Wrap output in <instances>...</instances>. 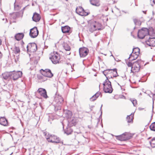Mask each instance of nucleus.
<instances>
[{
  "label": "nucleus",
  "mask_w": 155,
  "mask_h": 155,
  "mask_svg": "<svg viewBox=\"0 0 155 155\" xmlns=\"http://www.w3.org/2000/svg\"><path fill=\"white\" fill-rule=\"evenodd\" d=\"M64 102V99L60 95H56L53 101L54 104V110L57 111L61 109L62 105Z\"/></svg>",
  "instance_id": "1"
},
{
  "label": "nucleus",
  "mask_w": 155,
  "mask_h": 155,
  "mask_svg": "<svg viewBox=\"0 0 155 155\" xmlns=\"http://www.w3.org/2000/svg\"><path fill=\"white\" fill-rule=\"evenodd\" d=\"M104 86V91L105 93H111L113 91L110 81L108 80V78L107 77V79L103 83Z\"/></svg>",
  "instance_id": "2"
},
{
  "label": "nucleus",
  "mask_w": 155,
  "mask_h": 155,
  "mask_svg": "<svg viewBox=\"0 0 155 155\" xmlns=\"http://www.w3.org/2000/svg\"><path fill=\"white\" fill-rule=\"evenodd\" d=\"M149 30L146 28H143L139 30L138 33V37L140 39H143L145 36L149 35Z\"/></svg>",
  "instance_id": "3"
},
{
  "label": "nucleus",
  "mask_w": 155,
  "mask_h": 155,
  "mask_svg": "<svg viewBox=\"0 0 155 155\" xmlns=\"http://www.w3.org/2000/svg\"><path fill=\"white\" fill-rule=\"evenodd\" d=\"M53 63L54 64L58 63L60 59V55L57 52L51 54V56L49 57Z\"/></svg>",
  "instance_id": "4"
},
{
  "label": "nucleus",
  "mask_w": 155,
  "mask_h": 155,
  "mask_svg": "<svg viewBox=\"0 0 155 155\" xmlns=\"http://www.w3.org/2000/svg\"><path fill=\"white\" fill-rule=\"evenodd\" d=\"M11 79H12L14 81L16 80L22 75V72L20 71H13L11 72Z\"/></svg>",
  "instance_id": "5"
},
{
  "label": "nucleus",
  "mask_w": 155,
  "mask_h": 155,
  "mask_svg": "<svg viewBox=\"0 0 155 155\" xmlns=\"http://www.w3.org/2000/svg\"><path fill=\"white\" fill-rule=\"evenodd\" d=\"M27 50L31 52H34L37 50V45L35 43L28 44L27 46Z\"/></svg>",
  "instance_id": "6"
},
{
  "label": "nucleus",
  "mask_w": 155,
  "mask_h": 155,
  "mask_svg": "<svg viewBox=\"0 0 155 155\" xmlns=\"http://www.w3.org/2000/svg\"><path fill=\"white\" fill-rule=\"evenodd\" d=\"M140 61L138 60L134 62L133 64V66L132 67V69L131 70V72L134 73L136 72H138L140 68V65L139 64Z\"/></svg>",
  "instance_id": "7"
},
{
  "label": "nucleus",
  "mask_w": 155,
  "mask_h": 155,
  "mask_svg": "<svg viewBox=\"0 0 155 155\" xmlns=\"http://www.w3.org/2000/svg\"><path fill=\"white\" fill-rule=\"evenodd\" d=\"M101 28L98 27V24L95 21L91 23L89 27V30L91 32L97 30H100Z\"/></svg>",
  "instance_id": "8"
},
{
  "label": "nucleus",
  "mask_w": 155,
  "mask_h": 155,
  "mask_svg": "<svg viewBox=\"0 0 155 155\" xmlns=\"http://www.w3.org/2000/svg\"><path fill=\"white\" fill-rule=\"evenodd\" d=\"M89 50L86 48H81L79 49V53L80 57L84 58L86 57L89 52Z\"/></svg>",
  "instance_id": "9"
},
{
  "label": "nucleus",
  "mask_w": 155,
  "mask_h": 155,
  "mask_svg": "<svg viewBox=\"0 0 155 155\" xmlns=\"http://www.w3.org/2000/svg\"><path fill=\"white\" fill-rule=\"evenodd\" d=\"M41 74L43 75L45 77L51 78L53 76V74L51 71L49 69H46L43 70L41 69L40 71Z\"/></svg>",
  "instance_id": "10"
},
{
  "label": "nucleus",
  "mask_w": 155,
  "mask_h": 155,
  "mask_svg": "<svg viewBox=\"0 0 155 155\" xmlns=\"http://www.w3.org/2000/svg\"><path fill=\"white\" fill-rule=\"evenodd\" d=\"M46 138L49 142L59 143L60 142V140L58 138L54 135H49L48 137H46Z\"/></svg>",
  "instance_id": "11"
},
{
  "label": "nucleus",
  "mask_w": 155,
  "mask_h": 155,
  "mask_svg": "<svg viewBox=\"0 0 155 155\" xmlns=\"http://www.w3.org/2000/svg\"><path fill=\"white\" fill-rule=\"evenodd\" d=\"M38 31L36 27H34L30 30L29 35L32 38L36 37L38 34Z\"/></svg>",
  "instance_id": "12"
},
{
  "label": "nucleus",
  "mask_w": 155,
  "mask_h": 155,
  "mask_svg": "<svg viewBox=\"0 0 155 155\" xmlns=\"http://www.w3.org/2000/svg\"><path fill=\"white\" fill-rule=\"evenodd\" d=\"M37 92L44 98H47L48 97L47 95L46 90L43 88H39L37 91Z\"/></svg>",
  "instance_id": "13"
},
{
  "label": "nucleus",
  "mask_w": 155,
  "mask_h": 155,
  "mask_svg": "<svg viewBox=\"0 0 155 155\" xmlns=\"http://www.w3.org/2000/svg\"><path fill=\"white\" fill-rule=\"evenodd\" d=\"M147 45L150 47H155V38H150L146 41Z\"/></svg>",
  "instance_id": "14"
},
{
  "label": "nucleus",
  "mask_w": 155,
  "mask_h": 155,
  "mask_svg": "<svg viewBox=\"0 0 155 155\" xmlns=\"http://www.w3.org/2000/svg\"><path fill=\"white\" fill-rule=\"evenodd\" d=\"M79 8L81 10V11H79V10H76V12L77 13L83 16H86L88 15L89 13L86 12L83 8L79 7Z\"/></svg>",
  "instance_id": "15"
},
{
  "label": "nucleus",
  "mask_w": 155,
  "mask_h": 155,
  "mask_svg": "<svg viewBox=\"0 0 155 155\" xmlns=\"http://www.w3.org/2000/svg\"><path fill=\"white\" fill-rule=\"evenodd\" d=\"M33 21L37 22L39 21L41 19V16L40 15L36 12L34 13L32 17Z\"/></svg>",
  "instance_id": "16"
},
{
  "label": "nucleus",
  "mask_w": 155,
  "mask_h": 155,
  "mask_svg": "<svg viewBox=\"0 0 155 155\" xmlns=\"http://www.w3.org/2000/svg\"><path fill=\"white\" fill-rule=\"evenodd\" d=\"M0 124L5 126L8 125V121L5 117H1L0 118Z\"/></svg>",
  "instance_id": "17"
},
{
  "label": "nucleus",
  "mask_w": 155,
  "mask_h": 155,
  "mask_svg": "<svg viewBox=\"0 0 155 155\" xmlns=\"http://www.w3.org/2000/svg\"><path fill=\"white\" fill-rule=\"evenodd\" d=\"M134 114L131 113L130 115L127 116L126 120L128 123H132L134 119Z\"/></svg>",
  "instance_id": "18"
},
{
  "label": "nucleus",
  "mask_w": 155,
  "mask_h": 155,
  "mask_svg": "<svg viewBox=\"0 0 155 155\" xmlns=\"http://www.w3.org/2000/svg\"><path fill=\"white\" fill-rule=\"evenodd\" d=\"M24 36V34L23 33H18L15 35V39L17 41H19L22 39Z\"/></svg>",
  "instance_id": "19"
},
{
  "label": "nucleus",
  "mask_w": 155,
  "mask_h": 155,
  "mask_svg": "<svg viewBox=\"0 0 155 155\" xmlns=\"http://www.w3.org/2000/svg\"><path fill=\"white\" fill-rule=\"evenodd\" d=\"M139 55L136 54H133L132 52L130 55L128 59H130V61H132L136 59L138 57Z\"/></svg>",
  "instance_id": "20"
},
{
  "label": "nucleus",
  "mask_w": 155,
  "mask_h": 155,
  "mask_svg": "<svg viewBox=\"0 0 155 155\" xmlns=\"http://www.w3.org/2000/svg\"><path fill=\"white\" fill-rule=\"evenodd\" d=\"M101 93L100 92H97L90 99V100L91 101H95L97 98L99 96Z\"/></svg>",
  "instance_id": "21"
},
{
  "label": "nucleus",
  "mask_w": 155,
  "mask_h": 155,
  "mask_svg": "<svg viewBox=\"0 0 155 155\" xmlns=\"http://www.w3.org/2000/svg\"><path fill=\"white\" fill-rule=\"evenodd\" d=\"M61 30L63 33H68L70 30V28L68 26L61 27Z\"/></svg>",
  "instance_id": "22"
},
{
  "label": "nucleus",
  "mask_w": 155,
  "mask_h": 155,
  "mask_svg": "<svg viewBox=\"0 0 155 155\" xmlns=\"http://www.w3.org/2000/svg\"><path fill=\"white\" fill-rule=\"evenodd\" d=\"M11 73L10 72H6L2 74L3 78L5 80H7L9 78H11Z\"/></svg>",
  "instance_id": "23"
},
{
  "label": "nucleus",
  "mask_w": 155,
  "mask_h": 155,
  "mask_svg": "<svg viewBox=\"0 0 155 155\" xmlns=\"http://www.w3.org/2000/svg\"><path fill=\"white\" fill-rule=\"evenodd\" d=\"M90 2L91 5L96 6L100 5L99 0H90Z\"/></svg>",
  "instance_id": "24"
},
{
  "label": "nucleus",
  "mask_w": 155,
  "mask_h": 155,
  "mask_svg": "<svg viewBox=\"0 0 155 155\" xmlns=\"http://www.w3.org/2000/svg\"><path fill=\"white\" fill-rule=\"evenodd\" d=\"M62 45L63 48L66 51H69L71 49L70 47L66 43H63L62 44Z\"/></svg>",
  "instance_id": "25"
},
{
  "label": "nucleus",
  "mask_w": 155,
  "mask_h": 155,
  "mask_svg": "<svg viewBox=\"0 0 155 155\" xmlns=\"http://www.w3.org/2000/svg\"><path fill=\"white\" fill-rule=\"evenodd\" d=\"M117 139L121 141H126V139L125 138V136L124 133L122 134V135L117 136Z\"/></svg>",
  "instance_id": "26"
},
{
  "label": "nucleus",
  "mask_w": 155,
  "mask_h": 155,
  "mask_svg": "<svg viewBox=\"0 0 155 155\" xmlns=\"http://www.w3.org/2000/svg\"><path fill=\"white\" fill-rule=\"evenodd\" d=\"M140 49L138 48H134L133 49L132 53L134 54L139 55L140 54Z\"/></svg>",
  "instance_id": "27"
},
{
  "label": "nucleus",
  "mask_w": 155,
  "mask_h": 155,
  "mask_svg": "<svg viewBox=\"0 0 155 155\" xmlns=\"http://www.w3.org/2000/svg\"><path fill=\"white\" fill-rule=\"evenodd\" d=\"M72 132V130L70 127H68L66 129L64 130V133L67 135L71 134Z\"/></svg>",
  "instance_id": "28"
},
{
  "label": "nucleus",
  "mask_w": 155,
  "mask_h": 155,
  "mask_svg": "<svg viewBox=\"0 0 155 155\" xmlns=\"http://www.w3.org/2000/svg\"><path fill=\"white\" fill-rule=\"evenodd\" d=\"M124 134L125 135V138L126 139V140L130 139L132 137V135L130 134L127 133H124Z\"/></svg>",
  "instance_id": "29"
},
{
  "label": "nucleus",
  "mask_w": 155,
  "mask_h": 155,
  "mask_svg": "<svg viewBox=\"0 0 155 155\" xmlns=\"http://www.w3.org/2000/svg\"><path fill=\"white\" fill-rule=\"evenodd\" d=\"M150 143L151 147L153 148H154L155 147V137L152 138Z\"/></svg>",
  "instance_id": "30"
},
{
  "label": "nucleus",
  "mask_w": 155,
  "mask_h": 155,
  "mask_svg": "<svg viewBox=\"0 0 155 155\" xmlns=\"http://www.w3.org/2000/svg\"><path fill=\"white\" fill-rule=\"evenodd\" d=\"M10 15L11 18L15 19L18 16V13H13L12 14H10Z\"/></svg>",
  "instance_id": "31"
},
{
  "label": "nucleus",
  "mask_w": 155,
  "mask_h": 155,
  "mask_svg": "<svg viewBox=\"0 0 155 155\" xmlns=\"http://www.w3.org/2000/svg\"><path fill=\"white\" fill-rule=\"evenodd\" d=\"M64 113L65 114H68V116H67L66 117H68V118H69L71 117L72 115V113L71 111L69 110H66L64 111Z\"/></svg>",
  "instance_id": "32"
},
{
  "label": "nucleus",
  "mask_w": 155,
  "mask_h": 155,
  "mask_svg": "<svg viewBox=\"0 0 155 155\" xmlns=\"http://www.w3.org/2000/svg\"><path fill=\"white\" fill-rule=\"evenodd\" d=\"M111 70L108 69L106 70L103 71V73L104 75L106 77H108V78H110L109 77V76H107V75L109 73Z\"/></svg>",
  "instance_id": "33"
},
{
  "label": "nucleus",
  "mask_w": 155,
  "mask_h": 155,
  "mask_svg": "<svg viewBox=\"0 0 155 155\" xmlns=\"http://www.w3.org/2000/svg\"><path fill=\"white\" fill-rule=\"evenodd\" d=\"M130 101L132 102L134 106H136L137 105V101L136 99L131 98L130 99Z\"/></svg>",
  "instance_id": "34"
},
{
  "label": "nucleus",
  "mask_w": 155,
  "mask_h": 155,
  "mask_svg": "<svg viewBox=\"0 0 155 155\" xmlns=\"http://www.w3.org/2000/svg\"><path fill=\"white\" fill-rule=\"evenodd\" d=\"M14 51L15 54H17L19 53L20 52V50L19 47L15 46L14 48Z\"/></svg>",
  "instance_id": "35"
},
{
  "label": "nucleus",
  "mask_w": 155,
  "mask_h": 155,
  "mask_svg": "<svg viewBox=\"0 0 155 155\" xmlns=\"http://www.w3.org/2000/svg\"><path fill=\"white\" fill-rule=\"evenodd\" d=\"M150 128L151 130L155 131V122L151 124L150 126Z\"/></svg>",
  "instance_id": "36"
},
{
  "label": "nucleus",
  "mask_w": 155,
  "mask_h": 155,
  "mask_svg": "<svg viewBox=\"0 0 155 155\" xmlns=\"http://www.w3.org/2000/svg\"><path fill=\"white\" fill-rule=\"evenodd\" d=\"M134 22L136 25H138V26H140L141 24V23L140 21H139L138 20L136 19H134Z\"/></svg>",
  "instance_id": "37"
},
{
  "label": "nucleus",
  "mask_w": 155,
  "mask_h": 155,
  "mask_svg": "<svg viewBox=\"0 0 155 155\" xmlns=\"http://www.w3.org/2000/svg\"><path fill=\"white\" fill-rule=\"evenodd\" d=\"M20 9V7L18 5L14 3V9L15 11H18Z\"/></svg>",
  "instance_id": "38"
},
{
  "label": "nucleus",
  "mask_w": 155,
  "mask_h": 155,
  "mask_svg": "<svg viewBox=\"0 0 155 155\" xmlns=\"http://www.w3.org/2000/svg\"><path fill=\"white\" fill-rule=\"evenodd\" d=\"M111 70L110 71H112L113 73H115V75H114L113 76V77H116L118 76V74L117 72V70L116 68L112 70L111 69Z\"/></svg>",
  "instance_id": "39"
},
{
  "label": "nucleus",
  "mask_w": 155,
  "mask_h": 155,
  "mask_svg": "<svg viewBox=\"0 0 155 155\" xmlns=\"http://www.w3.org/2000/svg\"><path fill=\"white\" fill-rule=\"evenodd\" d=\"M44 77H45L42 74H41V75H38V78L39 80H41V81L42 79H43Z\"/></svg>",
  "instance_id": "40"
},
{
  "label": "nucleus",
  "mask_w": 155,
  "mask_h": 155,
  "mask_svg": "<svg viewBox=\"0 0 155 155\" xmlns=\"http://www.w3.org/2000/svg\"><path fill=\"white\" fill-rule=\"evenodd\" d=\"M76 120L75 119H73L71 121L70 123L72 124V125H75L76 124Z\"/></svg>",
  "instance_id": "41"
},
{
  "label": "nucleus",
  "mask_w": 155,
  "mask_h": 155,
  "mask_svg": "<svg viewBox=\"0 0 155 155\" xmlns=\"http://www.w3.org/2000/svg\"><path fill=\"white\" fill-rule=\"evenodd\" d=\"M19 55H18L16 56V57H15V62H17L19 59Z\"/></svg>",
  "instance_id": "42"
},
{
  "label": "nucleus",
  "mask_w": 155,
  "mask_h": 155,
  "mask_svg": "<svg viewBox=\"0 0 155 155\" xmlns=\"http://www.w3.org/2000/svg\"><path fill=\"white\" fill-rule=\"evenodd\" d=\"M127 64L129 67H132L133 65V64L130 62H128V63H127Z\"/></svg>",
  "instance_id": "43"
},
{
  "label": "nucleus",
  "mask_w": 155,
  "mask_h": 155,
  "mask_svg": "<svg viewBox=\"0 0 155 155\" xmlns=\"http://www.w3.org/2000/svg\"><path fill=\"white\" fill-rule=\"evenodd\" d=\"M47 77H44V78H43V79H42L41 81H46L47 80Z\"/></svg>",
  "instance_id": "44"
},
{
  "label": "nucleus",
  "mask_w": 155,
  "mask_h": 155,
  "mask_svg": "<svg viewBox=\"0 0 155 155\" xmlns=\"http://www.w3.org/2000/svg\"><path fill=\"white\" fill-rule=\"evenodd\" d=\"M123 78L122 77H120L119 78V80H120V81H123Z\"/></svg>",
  "instance_id": "45"
},
{
  "label": "nucleus",
  "mask_w": 155,
  "mask_h": 155,
  "mask_svg": "<svg viewBox=\"0 0 155 155\" xmlns=\"http://www.w3.org/2000/svg\"><path fill=\"white\" fill-rule=\"evenodd\" d=\"M88 127L89 128H90V129H91V126L88 125Z\"/></svg>",
  "instance_id": "46"
},
{
  "label": "nucleus",
  "mask_w": 155,
  "mask_h": 155,
  "mask_svg": "<svg viewBox=\"0 0 155 155\" xmlns=\"http://www.w3.org/2000/svg\"><path fill=\"white\" fill-rule=\"evenodd\" d=\"M77 9V10H79V11H81V10H80V8H79V7L78 8H76V10Z\"/></svg>",
  "instance_id": "47"
},
{
  "label": "nucleus",
  "mask_w": 155,
  "mask_h": 155,
  "mask_svg": "<svg viewBox=\"0 0 155 155\" xmlns=\"http://www.w3.org/2000/svg\"><path fill=\"white\" fill-rule=\"evenodd\" d=\"M122 12H124V13H127V12H126L124 11H122Z\"/></svg>",
  "instance_id": "48"
},
{
  "label": "nucleus",
  "mask_w": 155,
  "mask_h": 155,
  "mask_svg": "<svg viewBox=\"0 0 155 155\" xmlns=\"http://www.w3.org/2000/svg\"><path fill=\"white\" fill-rule=\"evenodd\" d=\"M102 105H101V107L100 110H101V108H102Z\"/></svg>",
  "instance_id": "49"
},
{
  "label": "nucleus",
  "mask_w": 155,
  "mask_h": 155,
  "mask_svg": "<svg viewBox=\"0 0 155 155\" xmlns=\"http://www.w3.org/2000/svg\"><path fill=\"white\" fill-rule=\"evenodd\" d=\"M108 8H107L105 10H106V11H107L108 10Z\"/></svg>",
  "instance_id": "50"
},
{
  "label": "nucleus",
  "mask_w": 155,
  "mask_h": 155,
  "mask_svg": "<svg viewBox=\"0 0 155 155\" xmlns=\"http://www.w3.org/2000/svg\"><path fill=\"white\" fill-rule=\"evenodd\" d=\"M1 42H2V41H1V40L0 39V45H1Z\"/></svg>",
  "instance_id": "51"
},
{
  "label": "nucleus",
  "mask_w": 155,
  "mask_h": 155,
  "mask_svg": "<svg viewBox=\"0 0 155 155\" xmlns=\"http://www.w3.org/2000/svg\"><path fill=\"white\" fill-rule=\"evenodd\" d=\"M153 2L155 4V0H153Z\"/></svg>",
  "instance_id": "52"
},
{
  "label": "nucleus",
  "mask_w": 155,
  "mask_h": 155,
  "mask_svg": "<svg viewBox=\"0 0 155 155\" xmlns=\"http://www.w3.org/2000/svg\"><path fill=\"white\" fill-rule=\"evenodd\" d=\"M143 12L145 14H146V12H145L144 11H143Z\"/></svg>",
  "instance_id": "53"
},
{
  "label": "nucleus",
  "mask_w": 155,
  "mask_h": 155,
  "mask_svg": "<svg viewBox=\"0 0 155 155\" xmlns=\"http://www.w3.org/2000/svg\"><path fill=\"white\" fill-rule=\"evenodd\" d=\"M7 19H6V21L5 22H7Z\"/></svg>",
  "instance_id": "54"
},
{
  "label": "nucleus",
  "mask_w": 155,
  "mask_h": 155,
  "mask_svg": "<svg viewBox=\"0 0 155 155\" xmlns=\"http://www.w3.org/2000/svg\"><path fill=\"white\" fill-rule=\"evenodd\" d=\"M113 75H115V73H113Z\"/></svg>",
  "instance_id": "55"
},
{
  "label": "nucleus",
  "mask_w": 155,
  "mask_h": 155,
  "mask_svg": "<svg viewBox=\"0 0 155 155\" xmlns=\"http://www.w3.org/2000/svg\"><path fill=\"white\" fill-rule=\"evenodd\" d=\"M153 109H152L153 111Z\"/></svg>",
  "instance_id": "56"
},
{
  "label": "nucleus",
  "mask_w": 155,
  "mask_h": 155,
  "mask_svg": "<svg viewBox=\"0 0 155 155\" xmlns=\"http://www.w3.org/2000/svg\"><path fill=\"white\" fill-rule=\"evenodd\" d=\"M111 56H112L114 58V56H113V55L112 54H111Z\"/></svg>",
  "instance_id": "57"
},
{
  "label": "nucleus",
  "mask_w": 155,
  "mask_h": 155,
  "mask_svg": "<svg viewBox=\"0 0 155 155\" xmlns=\"http://www.w3.org/2000/svg\"><path fill=\"white\" fill-rule=\"evenodd\" d=\"M2 20H4V18H3V19H2Z\"/></svg>",
  "instance_id": "58"
},
{
  "label": "nucleus",
  "mask_w": 155,
  "mask_h": 155,
  "mask_svg": "<svg viewBox=\"0 0 155 155\" xmlns=\"http://www.w3.org/2000/svg\"><path fill=\"white\" fill-rule=\"evenodd\" d=\"M102 111H101V115L102 114Z\"/></svg>",
  "instance_id": "59"
},
{
  "label": "nucleus",
  "mask_w": 155,
  "mask_h": 155,
  "mask_svg": "<svg viewBox=\"0 0 155 155\" xmlns=\"http://www.w3.org/2000/svg\"><path fill=\"white\" fill-rule=\"evenodd\" d=\"M32 5H33V3H32Z\"/></svg>",
  "instance_id": "60"
},
{
  "label": "nucleus",
  "mask_w": 155,
  "mask_h": 155,
  "mask_svg": "<svg viewBox=\"0 0 155 155\" xmlns=\"http://www.w3.org/2000/svg\"><path fill=\"white\" fill-rule=\"evenodd\" d=\"M39 58L38 57V59H39Z\"/></svg>",
  "instance_id": "61"
},
{
  "label": "nucleus",
  "mask_w": 155,
  "mask_h": 155,
  "mask_svg": "<svg viewBox=\"0 0 155 155\" xmlns=\"http://www.w3.org/2000/svg\"><path fill=\"white\" fill-rule=\"evenodd\" d=\"M111 78H112V77H111Z\"/></svg>",
  "instance_id": "62"
},
{
  "label": "nucleus",
  "mask_w": 155,
  "mask_h": 155,
  "mask_svg": "<svg viewBox=\"0 0 155 155\" xmlns=\"http://www.w3.org/2000/svg\"><path fill=\"white\" fill-rule=\"evenodd\" d=\"M118 84L119 85V83H118Z\"/></svg>",
  "instance_id": "63"
}]
</instances>
